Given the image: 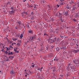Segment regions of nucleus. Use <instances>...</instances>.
Here are the masks:
<instances>
[{
	"mask_svg": "<svg viewBox=\"0 0 79 79\" xmlns=\"http://www.w3.org/2000/svg\"><path fill=\"white\" fill-rule=\"evenodd\" d=\"M73 10H76L77 8V7L79 6V2H76L74 3V5H73Z\"/></svg>",
	"mask_w": 79,
	"mask_h": 79,
	"instance_id": "f257e3e1",
	"label": "nucleus"
},
{
	"mask_svg": "<svg viewBox=\"0 0 79 79\" xmlns=\"http://www.w3.org/2000/svg\"><path fill=\"white\" fill-rule=\"evenodd\" d=\"M46 50H52V48H53V46H51L50 45H48L46 46Z\"/></svg>",
	"mask_w": 79,
	"mask_h": 79,
	"instance_id": "f03ea898",
	"label": "nucleus"
},
{
	"mask_svg": "<svg viewBox=\"0 0 79 79\" xmlns=\"http://www.w3.org/2000/svg\"><path fill=\"white\" fill-rule=\"evenodd\" d=\"M72 52H73V53H74V54H76L77 53H78L79 52V49H77V50H74L72 51Z\"/></svg>",
	"mask_w": 79,
	"mask_h": 79,
	"instance_id": "7ed1b4c3",
	"label": "nucleus"
},
{
	"mask_svg": "<svg viewBox=\"0 0 79 79\" xmlns=\"http://www.w3.org/2000/svg\"><path fill=\"white\" fill-rule=\"evenodd\" d=\"M66 8H67V9L70 10L71 9V5L67 4L66 6Z\"/></svg>",
	"mask_w": 79,
	"mask_h": 79,
	"instance_id": "20e7f679",
	"label": "nucleus"
},
{
	"mask_svg": "<svg viewBox=\"0 0 79 79\" xmlns=\"http://www.w3.org/2000/svg\"><path fill=\"white\" fill-rule=\"evenodd\" d=\"M63 13L64 14V15H65V16H67L68 15V14L69 13L68 12V11H66L65 12H64Z\"/></svg>",
	"mask_w": 79,
	"mask_h": 79,
	"instance_id": "39448f33",
	"label": "nucleus"
},
{
	"mask_svg": "<svg viewBox=\"0 0 79 79\" xmlns=\"http://www.w3.org/2000/svg\"><path fill=\"white\" fill-rule=\"evenodd\" d=\"M63 14L62 13H59V14L58 15V13H57L56 14V16H57V17H60V15H62Z\"/></svg>",
	"mask_w": 79,
	"mask_h": 79,
	"instance_id": "423d86ee",
	"label": "nucleus"
},
{
	"mask_svg": "<svg viewBox=\"0 0 79 79\" xmlns=\"http://www.w3.org/2000/svg\"><path fill=\"white\" fill-rule=\"evenodd\" d=\"M70 4H71V5H73V3L74 4L75 3L74 0H71L70 1V2H69Z\"/></svg>",
	"mask_w": 79,
	"mask_h": 79,
	"instance_id": "0eeeda50",
	"label": "nucleus"
},
{
	"mask_svg": "<svg viewBox=\"0 0 79 79\" xmlns=\"http://www.w3.org/2000/svg\"><path fill=\"white\" fill-rule=\"evenodd\" d=\"M34 8H35V10H37V7H38V5H37L36 4H34Z\"/></svg>",
	"mask_w": 79,
	"mask_h": 79,
	"instance_id": "6e6552de",
	"label": "nucleus"
},
{
	"mask_svg": "<svg viewBox=\"0 0 79 79\" xmlns=\"http://www.w3.org/2000/svg\"><path fill=\"white\" fill-rule=\"evenodd\" d=\"M58 57H56L55 58V59H54V61H58Z\"/></svg>",
	"mask_w": 79,
	"mask_h": 79,
	"instance_id": "1a4fd4ad",
	"label": "nucleus"
},
{
	"mask_svg": "<svg viewBox=\"0 0 79 79\" xmlns=\"http://www.w3.org/2000/svg\"><path fill=\"white\" fill-rule=\"evenodd\" d=\"M65 3L63 2H61L60 3V7L61 6H63V5H64V4H65Z\"/></svg>",
	"mask_w": 79,
	"mask_h": 79,
	"instance_id": "9d476101",
	"label": "nucleus"
},
{
	"mask_svg": "<svg viewBox=\"0 0 79 79\" xmlns=\"http://www.w3.org/2000/svg\"><path fill=\"white\" fill-rule=\"evenodd\" d=\"M9 58L10 60H12L14 58V56H10L9 57Z\"/></svg>",
	"mask_w": 79,
	"mask_h": 79,
	"instance_id": "9b49d317",
	"label": "nucleus"
},
{
	"mask_svg": "<svg viewBox=\"0 0 79 79\" xmlns=\"http://www.w3.org/2000/svg\"><path fill=\"white\" fill-rule=\"evenodd\" d=\"M26 25L27 27V28H29V23H26Z\"/></svg>",
	"mask_w": 79,
	"mask_h": 79,
	"instance_id": "f8f14e48",
	"label": "nucleus"
},
{
	"mask_svg": "<svg viewBox=\"0 0 79 79\" xmlns=\"http://www.w3.org/2000/svg\"><path fill=\"white\" fill-rule=\"evenodd\" d=\"M28 32L30 33V34H33V31L31 30H29L28 31Z\"/></svg>",
	"mask_w": 79,
	"mask_h": 79,
	"instance_id": "ddd939ff",
	"label": "nucleus"
},
{
	"mask_svg": "<svg viewBox=\"0 0 79 79\" xmlns=\"http://www.w3.org/2000/svg\"><path fill=\"white\" fill-rule=\"evenodd\" d=\"M13 55V53L12 52H11L8 53V55Z\"/></svg>",
	"mask_w": 79,
	"mask_h": 79,
	"instance_id": "4468645a",
	"label": "nucleus"
},
{
	"mask_svg": "<svg viewBox=\"0 0 79 79\" xmlns=\"http://www.w3.org/2000/svg\"><path fill=\"white\" fill-rule=\"evenodd\" d=\"M23 34H22L20 35L19 38L20 39H23Z\"/></svg>",
	"mask_w": 79,
	"mask_h": 79,
	"instance_id": "2eb2a0df",
	"label": "nucleus"
},
{
	"mask_svg": "<svg viewBox=\"0 0 79 79\" xmlns=\"http://www.w3.org/2000/svg\"><path fill=\"white\" fill-rule=\"evenodd\" d=\"M50 43H53V42H55V41L53 40V39H51L50 40Z\"/></svg>",
	"mask_w": 79,
	"mask_h": 79,
	"instance_id": "dca6fc26",
	"label": "nucleus"
},
{
	"mask_svg": "<svg viewBox=\"0 0 79 79\" xmlns=\"http://www.w3.org/2000/svg\"><path fill=\"white\" fill-rule=\"evenodd\" d=\"M59 40V39L57 38H54V41H56V42H57Z\"/></svg>",
	"mask_w": 79,
	"mask_h": 79,
	"instance_id": "f3484780",
	"label": "nucleus"
},
{
	"mask_svg": "<svg viewBox=\"0 0 79 79\" xmlns=\"http://www.w3.org/2000/svg\"><path fill=\"white\" fill-rule=\"evenodd\" d=\"M10 74H15V72H14V71L13 70H11L10 72Z\"/></svg>",
	"mask_w": 79,
	"mask_h": 79,
	"instance_id": "a211bd4d",
	"label": "nucleus"
},
{
	"mask_svg": "<svg viewBox=\"0 0 79 79\" xmlns=\"http://www.w3.org/2000/svg\"><path fill=\"white\" fill-rule=\"evenodd\" d=\"M16 23L18 24L19 25H21V22H16Z\"/></svg>",
	"mask_w": 79,
	"mask_h": 79,
	"instance_id": "6ab92c4d",
	"label": "nucleus"
},
{
	"mask_svg": "<svg viewBox=\"0 0 79 79\" xmlns=\"http://www.w3.org/2000/svg\"><path fill=\"white\" fill-rule=\"evenodd\" d=\"M56 7H57V8H59V7H60V3H59L58 4H56Z\"/></svg>",
	"mask_w": 79,
	"mask_h": 79,
	"instance_id": "aec40b11",
	"label": "nucleus"
},
{
	"mask_svg": "<svg viewBox=\"0 0 79 79\" xmlns=\"http://www.w3.org/2000/svg\"><path fill=\"white\" fill-rule=\"evenodd\" d=\"M49 56H50V57H52L53 56V55L52 53H51L50 54H49Z\"/></svg>",
	"mask_w": 79,
	"mask_h": 79,
	"instance_id": "412c9836",
	"label": "nucleus"
},
{
	"mask_svg": "<svg viewBox=\"0 0 79 79\" xmlns=\"http://www.w3.org/2000/svg\"><path fill=\"white\" fill-rule=\"evenodd\" d=\"M17 49H18V48H14V50L15 52H17Z\"/></svg>",
	"mask_w": 79,
	"mask_h": 79,
	"instance_id": "4be33fe9",
	"label": "nucleus"
},
{
	"mask_svg": "<svg viewBox=\"0 0 79 79\" xmlns=\"http://www.w3.org/2000/svg\"><path fill=\"white\" fill-rule=\"evenodd\" d=\"M7 40H8V42L9 44H11V43H12V42L9 40L8 39H7Z\"/></svg>",
	"mask_w": 79,
	"mask_h": 79,
	"instance_id": "5701e85b",
	"label": "nucleus"
},
{
	"mask_svg": "<svg viewBox=\"0 0 79 79\" xmlns=\"http://www.w3.org/2000/svg\"><path fill=\"white\" fill-rule=\"evenodd\" d=\"M13 10H12V11H10L9 12V13H10V15H12V14H13Z\"/></svg>",
	"mask_w": 79,
	"mask_h": 79,
	"instance_id": "b1692460",
	"label": "nucleus"
},
{
	"mask_svg": "<svg viewBox=\"0 0 79 79\" xmlns=\"http://www.w3.org/2000/svg\"><path fill=\"white\" fill-rule=\"evenodd\" d=\"M7 51H9L10 50V48L6 47Z\"/></svg>",
	"mask_w": 79,
	"mask_h": 79,
	"instance_id": "393cba45",
	"label": "nucleus"
},
{
	"mask_svg": "<svg viewBox=\"0 0 79 79\" xmlns=\"http://www.w3.org/2000/svg\"><path fill=\"white\" fill-rule=\"evenodd\" d=\"M35 66V64H33V65H31V67H32L33 68H34V67Z\"/></svg>",
	"mask_w": 79,
	"mask_h": 79,
	"instance_id": "a878e982",
	"label": "nucleus"
},
{
	"mask_svg": "<svg viewBox=\"0 0 79 79\" xmlns=\"http://www.w3.org/2000/svg\"><path fill=\"white\" fill-rule=\"evenodd\" d=\"M69 66H70V64H69L68 65V67L67 68V70L68 71H69V69H70L69 68Z\"/></svg>",
	"mask_w": 79,
	"mask_h": 79,
	"instance_id": "bb28decb",
	"label": "nucleus"
},
{
	"mask_svg": "<svg viewBox=\"0 0 79 79\" xmlns=\"http://www.w3.org/2000/svg\"><path fill=\"white\" fill-rule=\"evenodd\" d=\"M79 14H77L76 15V18H77V17H79Z\"/></svg>",
	"mask_w": 79,
	"mask_h": 79,
	"instance_id": "cd10ccee",
	"label": "nucleus"
},
{
	"mask_svg": "<svg viewBox=\"0 0 79 79\" xmlns=\"http://www.w3.org/2000/svg\"><path fill=\"white\" fill-rule=\"evenodd\" d=\"M60 21L61 23H63V21H64V19H60Z\"/></svg>",
	"mask_w": 79,
	"mask_h": 79,
	"instance_id": "c85d7f7f",
	"label": "nucleus"
},
{
	"mask_svg": "<svg viewBox=\"0 0 79 79\" xmlns=\"http://www.w3.org/2000/svg\"><path fill=\"white\" fill-rule=\"evenodd\" d=\"M14 8V7L12 6L10 8V10H12L14 11V9L13 8Z\"/></svg>",
	"mask_w": 79,
	"mask_h": 79,
	"instance_id": "c756f323",
	"label": "nucleus"
},
{
	"mask_svg": "<svg viewBox=\"0 0 79 79\" xmlns=\"http://www.w3.org/2000/svg\"><path fill=\"white\" fill-rule=\"evenodd\" d=\"M33 6H34V4L33 5L31 4V5H30V7L31 8H32L33 7Z\"/></svg>",
	"mask_w": 79,
	"mask_h": 79,
	"instance_id": "7c9ffc66",
	"label": "nucleus"
},
{
	"mask_svg": "<svg viewBox=\"0 0 79 79\" xmlns=\"http://www.w3.org/2000/svg\"><path fill=\"white\" fill-rule=\"evenodd\" d=\"M62 48L63 50H66V47H63Z\"/></svg>",
	"mask_w": 79,
	"mask_h": 79,
	"instance_id": "2f4dec72",
	"label": "nucleus"
},
{
	"mask_svg": "<svg viewBox=\"0 0 79 79\" xmlns=\"http://www.w3.org/2000/svg\"><path fill=\"white\" fill-rule=\"evenodd\" d=\"M15 40H18V37H15Z\"/></svg>",
	"mask_w": 79,
	"mask_h": 79,
	"instance_id": "473e14b6",
	"label": "nucleus"
},
{
	"mask_svg": "<svg viewBox=\"0 0 79 79\" xmlns=\"http://www.w3.org/2000/svg\"><path fill=\"white\" fill-rule=\"evenodd\" d=\"M73 21H74V22H76L77 21L76 19H75V18H74V19H73Z\"/></svg>",
	"mask_w": 79,
	"mask_h": 79,
	"instance_id": "72a5a7b5",
	"label": "nucleus"
},
{
	"mask_svg": "<svg viewBox=\"0 0 79 79\" xmlns=\"http://www.w3.org/2000/svg\"><path fill=\"white\" fill-rule=\"evenodd\" d=\"M28 39L29 40H31V37H28Z\"/></svg>",
	"mask_w": 79,
	"mask_h": 79,
	"instance_id": "f704fd0d",
	"label": "nucleus"
},
{
	"mask_svg": "<svg viewBox=\"0 0 79 79\" xmlns=\"http://www.w3.org/2000/svg\"><path fill=\"white\" fill-rule=\"evenodd\" d=\"M64 1V0H60V1L61 3V2H63Z\"/></svg>",
	"mask_w": 79,
	"mask_h": 79,
	"instance_id": "c9c22d12",
	"label": "nucleus"
},
{
	"mask_svg": "<svg viewBox=\"0 0 79 79\" xmlns=\"http://www.w3.org/2000/svg\"><path fill=\"white\" fill-rule=\"evenodd\" d=\"M17 44V46H18V47H19V46H20V45H21V44H20L19 43H18Z\"/></svg>",
	"mask_w": 79,
	"mask_h": 79,
	"instance_id": "e433bc0d",
	"label": "nucleus"
},
{
	"mask_svg": "<svg viewBox=\"0 0 79 79\" xmlns=\"http://www.w3.org/2000/svg\"><path fill=\"white\" fill-rule=\"evenodd\" d=\"M56 32L57 34H58V29H56Z\"/></svg>",
	"mask_w": 79,
	"mask_h": 79,
	"instance_id": "4c0bfd02",
	"label": "nucleus"
},
{
	"mask_svg": "<svg viewBox=\"0 0 79 79\" xmlns=\"http://www.w3.org/2000/svg\"><path fill=\"white\" fill-rule=\"evenodd\" d=\"M71 68H72V69H75L76 67H75L74 66H73Z\"/></svg>",
	"mask_w": 79,
	"mask_h": 79,
	"instance_id": "58836bf2",
	"label": "nucleus"
},
{
	"mask_svg": "<svg viewBox=\"0 0 79 79\" xmlns=\"http://www.w3.org/2000/svg\"><path fill=\"white\" fill-rule=\"evenodd\" d=\"M12 39L13 41H15L16 40H15V39L14 38H12Z\"/></svg>",
	"mask_w": 79,
	"mask_h": 79,
	"instance_id": "ea45409f",
	"label": "nucleus"
},
{
	"mask_svg": "<svg viewBox=\"0 0 79 79\" xmlns=\"http://www.w3.org/2000/svg\"><path fill=\"white\" fill-rule=\"evenodd\" d=\"M31 15H34V12H31Z\"/></svg>",
	"mask_w": 79,
	"mask_h": 79,
	"instance_id": "a19ab883",
	"label": "nucleus"
},
{
	"mask_svg": "<svg viewBox=\"0 0 79 79\" xmlns=\"http://www.w3.org/2000/svg\"><path fill=\"white\" fill-rule=\"evenodd\" d=\"M23 13L24 14H26V15H27V12H25V11H24Z\"/></svg>",
	"mask_w": 79,
	"mask_h": 79,
	"instance_id": "79ce46f5",
	"label": "nucleus"
},
{
	"mask_svg": "<svg viewBox=\"0 0 79 79\" xmlns=\"http://www.w3.org/2000/svg\"><path fill=\"white\" fill-rule=\"evenodd\" d=\"M8 52H7V51H6L5 52V53H6V54H8Z\"/></svg>",
	"mask_w": 79,
	"mask_h": 79,
	"instance_id": "37998d69",
	"label": "nucleus"
},
{
	"mask_svg": "<svg viewBox=\"0 0 79 79\" xmlns=\"http://www.w3.org/2000/svg\"><path fill=\"white\" fill-rule=\"evenodd\" d=\"M48 6L49 8H51V6H49V5Z\"/></svg>",
	"mask_w": 79,
	"mask_h": 79,
	"instance_id": "c03bdc74",
	"label": "nucleus"
},
{
	"mask_svg": "<svg viewBox=\"0 0 79 79\" xmlns=\"http://www.w3.org/2000/svg\"><path fill=\"white\" fill-rule=\"evenodd\" d=\"M10 48H13L12 47V46L10 45Z\"/></svg>",
	"mask_w": 79,
	"mask_h": 79,
	"instance_id": "a18cd8bd",
	"label": "nucleus"
},
{
	"mask_svg": "<svg viewBox=\"0 0 79 79\" xmlns=\"http://www.w3.org/2000/svg\"><path fill=\"white\" fill-rule=\"evenodd\" d=\"M25 74H27V75H28V76L29 75V74H28L27 73V72H26L25 73Z\"/></svg>",
	"mask_w": 79,
	"mask_h": 79,
	"instance_id": "49530a36",
	"label": "nucleus"
},
{
	"mask_svg": "<svg viewBox=\"0 0 79 79\" xmlns=\"http://www.w3.org/2000/svg\"><path fill=\"white\" fill-rule=\"evenodd\" d=\"M60 77H63V75H60Z\"/></svg>",
	"mask_w": 79,
	"mask_h": 79,
	"instance_id": "de8ad7c7",
	"label": "nucleus"
},
{
	"mask_svg": "<svg viewBox=\"0 0 79 79\" xmlns=\"http://www.w3.org/2000/svg\"><path fill=\"white\" fill-rule=\"evenodd\" d=\"M32 39L31 40H32V39H34V38H35V37H32Z\"/></svg>",
	"mask_w": 79,
	"mask_h": 79,
	"instance_id": "09e8293b",
	"label": "nucleus"
},
{
	"mask_svg": "<svg viewBox=\"0 0 79 79\" xmlns=\"http://www.w3.org/2000/svg\"><path fill=\"white\" fill-rule=\"evenodd\" d=\"M6 61H9V59H8V58H7V59L6 60Z\"/></svg>",
	"mask_w": 79,
	"mask_h": 79,
	"instance_id": "8fccbe9b",
	"label": "nucleus"
},
{
	"mask_svg": "<svg viewBox=\"0 0 79 79\" xmlns=\"http://www.w3.org/2000/svg\"><path fill=\"white\" fill-rule=\"evenodd\" d=\"M44 35H48V34H46V33H44Z\"/></svg>",
	"mask_w": 79,
	"mask_h": 79,
	"instance_id": "3c124183",
	"label": "nucleus"
},
{
	"mask_svg": "<svg viewBox=\"0 0 79 79\" xmlns=\"http://www.w3.org/2000/svg\"><path fill=\"white\" fill-rule=\"evenodd\" d=\"M74 71H77V69H76V68L74 69Z\"/></svg>",
	"mask_w": 79,
	"mask_h": 79,
	"instance_id": "603ef678",
	"label": "nucleus"
},
{
	"mask_svg": "<svg viewBox=\"0 0 79 79\" xmlns=\"http://www.w3.org/2000/svg\"><path fill=\"white\" fill-rule=\"evenodd\" d=\"M73 62L74 63H76V61H73Z\"/></svg>",
	"mask_w": 79,
	"mask_h": 79,
	"instance_id": "864d4df0",
	"label": "nucleus"
},
{
	"mask_svg": "<svg viewBox=\"0 0 79 79\" xmlns=\"http://www.w3.org/2000/svg\"><path fill=\"white\" fill-rule=\"evenodd\" d=\"M40 72H41L42 71V70L40 68Z\"/></svg>",
	"mask_w": 79,
	"mask_h": 79,
	"instance_id": "5fc2aeb1",
	"label": "nucleus"
},
{
	"mask_svg": "<svg viewBox=\"0 0 79 79\" xmlns=\"http://www.w3.org/2000/svg\"><path fill=\"white\" fill-rule=\"evenodd\" d=\"M15 29H17V30H18V28L17 27H15Z\"/></svg>",
	"mask_w": 79,
	"mask_h": 79,
	"instance_id": "6e6d98bb",
	"label": "nucleus"
},
{
	"mask_svg": "<svg viewBox=\"0 0 79 79\" xmlns=\"http://www.w3.org/2000/svg\"><path fill=\"white\" fill-rule=\"evenodd\" d=\"M40 68H38V70H40Z\"/></svg>",
	"mask_w": 79,
	"mask_h": 79,
	"instance_id": "4d7b16f0",
	"label": "nucleus"
},
{
	"mask_svg": "<svg viewBox=\"0 0 79 79\" xmlns=\"http://www.w3.org/2000/svg\"><path fill=\"white\" fill-rule=\"evenodd\" d=\"M12 13H13V14H14V13H15V10H13L12 12Z\"/></svg>",
	"mask_w": 79,
	"mask_h": 79,
	"instance_id": "13d9d810",
	"label": "nucleus"
},
{
	"mask_svg": "<svg viewBox=\"0 0 79 79\" xmlns=\"http://www.w3.org/2000/svg\"><path fill=\"white\" fill-rule=\"evenodd\" d=\"M56 50H57L58 51L59 50V48H56Z\"/></svg>",
	"mask_w": 79,
	"mask_h": 79,
	"instance_id": "bf43d9fd",
	"label": "nucleus"
},
{
	"mask_svg": "<svg viewBox=\"0 0 79 79\" xmlns=\"http://www.w3.org/2000/svg\"><path fill=\"white\" fill-rule=\"evenodd\" d=\"M41 69L42 70V69H44V67H41Z\"/></svg>",
	"mask_w": 79,
	"mask_h": 79,
	"instance_id": "052dcab7",
	"label": "nucleus"
},
{
	"mask_svg": "<svg viewBox=\"0 0 79 79\" xmlns=\"http://www.w3.org/2000/svg\"><path fill=\"white\" fill-rule=\"evenodd\" d=\"M76 45H77V47H79V45H77V44H76Z\"/></svg>",
	"mask_w": 79,
	"mask_h": 79,
	"instance_id": "680f3d73",
	"label": "nucleus"
},
{
	"mask_svg": "<svg viewBox=\"0 0 79 79\" xmlns=\"http://www.w3.org/2000/svg\"><path fill=\"white\" fill-rule=\"evenodd\" d=\"M25 77H27V74H25Z\"/></svg>",
	"mask_w": 79,
	"mask_h": 79,
	"instance_id": "e2e57ef3",
	"label": "nucleus"
},
{
	"mask_svg": "<svg viewBox=\"0 0 79 79\" xmlns=\"http://www.w3.org/2000/svg\"><path fill=\"white\" fill-rule=\"evenodd\" d=\"M4 50H3V49H2V52H3V51H4Z\"/></svg>",
	"mask_w": 79,
	"mask_h": 79,
	"instance_id": "0e129e2a",
	"label": "nucleus"
},
{
	"mask_svg": "<svg viewBox=\"0 0 79 79\" xmlns=\"http://www.w3.org/2000/svg\"><path fill=\"white\" fill-rule=\"evenodd\" d=\"M31 23H33V21H31Z\"/></svg>",
	"mask_w": 79,
	"mask_h": 79,
	"instance_id": "69168bd1",
	"label": "nucleus"
},
{
	"mask_svg": "<svg viewBox=\"0 0 79 79\" xmlns=\"http://www.w3.org/2000/svg\"><path fill=\"white\" fill-rule=\"evenodd\" d=\"M31 19H34V17H32L31 18Z\"/></svg>",
	"mask_w": 79,
	"mask_h": 79,
	"instance_id": "338daca9",
	"label": "nucleus"
},
{
	"mask_svg": "<svg viewBox=\"0 0 79 79\" xmlns=\"http://www.w3.org/2000/svg\"><path fill=\"white\" fill-rule=\"evenodd\" d=\"M58 79H61V77H60Z\"/></svg>",
	"mask_w": 79,
	"mask_h": 79,
	"instance_id": "774afa93",
	"label": "nucleus"
}]
</instances>
